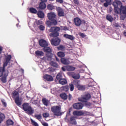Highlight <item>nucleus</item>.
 <instances>
[{
	"instance_id": "nucleus-20",
	"label": "nucleus",
	"mask_w": 126,
	"mask_h": 126,
	"mask_svg": "<svg viewBox=\"0 0 126 126\" xmlns=\"http://www.w3.org/2000/svg\"><path fill=\"white\" fill-rule=\"evenodd\" d=\"M46 7V3H45V2H40L38 6L39 9H41V10L45 9Z\"/></svg>"
},
{
	"instance_id": "nucleus-18",
	"label": "nucleus",
	"mask_w": 126,
	"mask_h": 126,
	"mask_svg": "<svg viewBox=\"0 0 126 126\" xmlns=\"http://www.w3.org/2000/svg\"><path fill=\"white\" fill-rule=\"evenodd\" d=\"M58 24V21H47L46 22V25L48 27H51L52 25H54V26H56V25H57Z\"/></svg>"
},
{
	"instance_id": "nucleus-29",
	"label": "nucleus",
	"mask_w": 126,
	"mask_h": 126,
	"mask_svg": "<svg viewBox=\"0 0 126 126\" xmlns=\"http://www.w3.org/2000/svg\"><path fill=\"white\" fill-rule=\"evenodd\" d=\"M106 18L107 20H108L110 22H113V21L114 20V18H113V17H112V16H111V15H107L106 16Z\"/></svg>"
},
{
	"instance_id": "nucleus-46",
	"label": "nucleus",
	"mask_w": 126,
	"mask_h": 126,
	"mask_svg": "<svg viewBox=\"0 0 126 126\" xmlns=\"http://www.w3.org/2000/svg\"><path fill=\"white\" fill-rule=\"evenodd\" d=\"M35 117L36 118V119H37V120H38L39 121H41V120L42 119V115H41L40 114L37 115L35 116Z\"/></svg>"
},
{
	"instance_id": "nucleus-34",
	"label": "nucleus",
	"mask_w": 126,
	"mask_h": 126,
	"mask_svg": "<svg viewBox=\"0 0 126 126\" xmlns=\"http://www.w3.org/2000/svg\"><path fill=\"white\" fill-rule=\"evenodd\" d=\"M44 79H54L53 76L48 74H45L43 75Z\"/></svg>"
},
{
	"instance_id": "nucleus-23",
	"label": "nucleus",
	"mask_w": 126,
	"mask_h": 126,
	"mask_svg": "<svg viewBox=\"0 0 126 126\" xmlns=\"http://www.w3.org/2000/svg\"><path fill=\"white\" fill-rule=\"evenodd\" d=\"M77 88L78 89V90H80L81 91H84V90H85V89H86L85 86H84L82 85H77Z\"/></svg>"
},
{
	"instance_id": "nucleus-33",
	"label": "nucleus",
	"mask_w": 126,
	"mask_h": 126,
	"mask_svg": "<svg viewBox=\"0 0 126 126\" xmlns=\"http://www.w3.org/2000/svg\"><path fill=\"white\" fill-rule=\"evenodd\" d=\"M58 57H59V58H64V57L65 56V54H64V52H59L57 54Z\"/></svg>"
},
{
	"instance_id": "nucleus-28",
	"label": "nucleus",
	"mask_w": 126,
	"mask_h": 126,
	"mask_svg": "<svg viewBox=\"0 0 126 126\" xmlns=\"http://www.w3.org/2000/svg\"><path fill=\"white\" fill-rule=\"evenodd\" d=\"M37 15L39 18H44L45 17V15L44 13L41 11H38L37 13Z\"/></svg>"
},
{
	"instance_id": "nucleus-36",
	"label": "nucleus",
	"mask_w": 126,
	"mask_h": 126,
	"mask_svg": "<svg viewBox=\"0 0 126 126\" xmlns=\"http://www.w3.org/2000/svg\"><path fill=\"white\" fill-rule=\"evenodd\" d=\"M30 11L31 13L36 14L37 12V11L35 8L31 7L30 8Z\"/></svg>"
},
{
	"instance_id": "nucleus-47",
	"label": "nucleus",
	"mask_w": 126,
	"mask_h": 126,
	"mask_svg": "<svg viewBox=\"0 0 126 126\" xmlns=\"http://www.w3.org/2000/svg\"><path fill=\"white\" fill-rule=\"evenodd\" d=\"M11 60V55H8L6 57V62L9 63Z\"/></svg>"
},
{
	"instance_id": "nucleus-45",
	"label": "nucleus",
	"mask_w": 126,
	"mask_h": 126,
	"mask_svg": "<svg viewBox=\"0 0 126 126\" xmlns=\"http://www.w3.org/2000/svg\"><path fill=\"white\" fill-rule=\"evenodd\" d=\"M38 28H39V30H40V31H44V30H45V26L40 25L39 26Z\"/></svg>"
},
{
	"instance_id": "nucleus-14",
	"label": "nucleus",
	"mask_w": 126,
	"mask_h": 126,
	"mask_svg": "<svg viewBox=\"0 0 126 126\" xmlns=\"http://www.w3.org/2000/svg\"><path fill=\"white\" fill-rule=\"evenodd\" d=\"M85 112L82 111H74L73 112V115L74 116H78V117H81V116H85Z\"/></svg>"
},
{
	"instance_id": "nucleus-24",
	"label": "nucleus",
	"mask_w": 126,
	"mask_h": 126,
	"mask_svg": "<svg viewBox=\"0 0 126 126\" xmlns=\"http://www.w3.org/2000/svg\"><path fill=\"white\" fill-rule=\"evenodd\" d=\"M63 37L64 38H66V39H69V40H73L74 39V37H73V36L71 35H69L67 34H64L63 35Z\"/></svg>"
},
{
	"instance_id": "nucleus-52",
	"label": "nucleus",
	"mask_w": 126,
	"mask_h": 126,
	"mask_svg": "<svg viewBox=\"0 0 126 126\" xmlns=\"http://www.w3.org/2000/svg\"><path fill=\"white\" fill-rule=\"evenodd\" d=\"M111 4L109 3L108 2H105L103 4L104 6H105V7H108V6H109V5H111Z\"/></svg>"
},
{
	"instance_id": "nucleus-49",
	"label": "nucleus",
	"mask_w": 126,
	"mask_h": 126,
	"mask_svg": "<svg viewBox=\"0 0 126 126\" xmlns=\"http://www.w3.org/2000/svg\"><path fill=\"white\" fill-rule=\"evenodd\" d=\"M8 63L9 62L5 61V62L3 63V67H2V68H4V69H5V66H7V64H8Z\"/></svg>"
},
{
	"instance_id": "nucleus-26",
	"label": "nucleus",
	"mask_w": 126,
	"mask_h": 126,
	"mask_svg": "<svg viewBox=\"0 0 126 126\" xmlns=\"http://www.w3.org/2000/svg\"><path fill=\"white\" fill-rule=\"evenodd\" d=\"M35 54L38 57H43V56H44V52L41 51L37 50L35 51Z\"/></svg>"
},
{
	"instance_id": "nucleus-3",
	"label": "nucleus",
	"mask_w": 126,
	"mask_h": 126,
	"mask_svg": "<svg viewBox=\"0 0 126 126\" xmlns=\"http://www.w3.org/2000/svg\"><path fill=\"white\" fill-rule=\"evenodd\" d=\"M22 109L26 112L28 115H33L34 114V109L32 107L30 106L29 103H24L22 105Z\"/></svg>"
},
{
	"instance_id": "nucleus-13",
	"label": "nucleus",
	"mask_w": 126,
	"mask_h": 126,
	"mask_svg": "<svg viewBox=\"0 0 126 126\" xmlns=\"http://www.w3.org/2000/svg\"><path fill=\"white\" fill-rule=\"evenodd\" d=\"M68 74L71 75V76L72 77V78H74V79H79V78H83L80 77V74L77 73L71 72L68 73Z\"/></svg>"
},
{
	"instance_id": "nucleus-53",
	"label": "nucleus",
	"mask_w": 126,
	"mask_h": 126,
	"mask_svg": "<svg viewBox=\"0 0 126 126\" xmlns=\"http://www.w3.org/2000/svg\"><path fill=\"white\" fill-rule=\"evenodd\" d=\"M73 1L75 4H79V1H78V0H73Z\"/></svg>"
},
{
	"instance_id": "nucleus-64",
	"label": "nucleus",
	"mask_w": 126,
	"mask_h": 126,
	"mask_svg": "<svg viewBox=\"0 0 126 126\" xmlns=\"http://www.w3.org/2000/svg\"><path fill=\"white\" fill-rule=\"evenodd\" d=\"M123 35H124V36H125V37H126V31H124L123 32Z\"/></svg>"
},
{
	"instance_id": "nucleus-11",
	"label": "nucleus",
	"mask_w": 126,
	"mask_h": 126,
	"mask_svg": "<svg viewBox=\"0 0 126 126\" xmlns=\"http://www.w3.org/2000/svg\"><path fill=\"white\" fill-rule=\"evenodd\" d=\"M56 10L58 12V16H59L60 17L64 16V11L63 8L61 7H58L56 8Z\"/></svg>"
},
{
	"instance_id": "nucleus-32",
	"label": "nucleus",
	"mask_w": 126,
	"mask_h": 126,
	"mask_svg": "<svg viewBox=\"0 0 126 126\" xmlns=\"http://www.w3.org/2000/svg\"><path fill=\"white\" fill-rule=\"evenodd\" d=\"M59 82L60 84L64 85V84H66V83H67V81H66V79H60Z\"/></svg>"
},
{
	"instance_id": "nucleus-44",
	"label": "nucleus",
	"mask_w": 126,
	"mask_h": 126,
	"mask_svg": "<svg viewBox=\"0 0 126 126\" xmlns=\"http://www.w3.org/2000/svg\"><path fill=\"white\" fill-rule=\"evenodd\" d=\"M82 103H84L85 106L87 107H90V106H91V103L89 102L88 101H86V102H82Z\"/></svg>"
},
{
	"instance_id": "nucleus-2",
	"label": "nucleus",
	"mask_w": 126,
	"mask_h": 126,
	"mask_svg": "<svg viewBox=\"0 0 126 126\" xmlns=\"http://www.w3.org/2000/svg\"><path fill=\"white\" fill-rule=\"evenodd\" d=\"M51 33L49 34L50 37H59L60 36V31L61 28L58 27H52L49 30Z\"/></svg>"
},
{
	"instance_id": "nucleus-50",
	"label": "nucleus",
	"mask_w": 126,
	"mask_h": 126,
	"mask_svg": "<svg viewBox=\"0 0 126 126\" xmlns=\"http://www.w3.org/2000/svg\"><path fill=\"white\" fill-rule=\"evenodd\" d=\"M36 25H41V24H43V22L40 20L36 21Z\"/></svg>"
},
{
	"instance_id": "nucleus-9",
	"label": "nucleus",
	"mask_w": 126,
	"mask_h": 126,
	"mask_svg": "<svg viewBox=\"0 0 126 126\" xmlns=\"http://www.w3.org/2000/svg\"><path fill=\"white\" fill-rule=\"evenodd\" d=\"M56 15L55 13L50 12L47 14V17L50 21H57Z\"/></svg>"
},
{
	"instance_id": "nucleus-22",
	"label": "nucleus",
	"mask_w": 126,
	"mask_h": 126,
	"mask_svg": "<svg viewBox=\"0 0 126 126\" xmlns=\"http://www.w3.org/2000/svg\"><path fill=\"white\" fill-rule=\"evenodd\" d=\"M60 96L63 100H67V94L64 93L60 94Z\"/></svg>"
},
{
	"instance_id": "nucleus-57",
	"label": "nucleus",
	"mask_w": 126,
	"mask_h": 126,
	"mask_svg": "<svg viewBox=\"0 0 126 126\" xmlns=\"http://www.w3.org/2000/svg\"><path fill=\"white\" fill-rule=\"evenodd\" d=\"M45 82H46V83H48V82H51V81H54V79H45Z\"/></svg>"
},
{
	"instance_id": "nucleus-61",
	"label": "nucleus",
	"mask_w": 126,
	"mask_h": 126,
	"mask_svg": "<svg viewBox=\"0 0 126 126\" xmlns=\"http://www.w3.org/2000/svg\"><path fill=\"white\" fill-rule=\"evenodd\" d=\"M106 2H108V3H110V4H112V0H105Z\"/></svg>"
},
{
	"instance_id": "nucleus-41",
	"label": "nucleus",
	"mask_w": 126,
	"mask_h": 126,
	"mask_svg": "<svg viewBox=\"0 0 126 126\" xmlns=\"http://www.w3.org/2000/svg\"><path fill=\"white\" fill-rule=\"evenodd\" d=\"M62 90H63V91H65V92H67L68 91V86H66L64 87H61Z\"/></svg>"
},
{
	"instance_id": "nucleus-37",
	"label": "nucleus",
	"mask_w": 126,
	"mask_h": 126,
	"mask_svg": "<svg viewBox=\"0 0 126 126\" xmlns=\"http://www.w3.org/2000/svg\"><path fill=\"white\" fill-rule=\"evenodd\" d=\"M47 9L49 10H53V9H55V6L51 4H49L47 5Z\"/></svg>"
},
{
	"instance_id": "nucleus-15",
	"label": "nucleus",
	"mask_w": 126,
	"mask_h": 126,
	"mask_svg": "<svg viewBox=\"0 0 126 126\" xmlns=\"http://www.w3.org/2000/svg\"><path fill=\"white\" fill-rule=\"evenodd\" d=\"M74 22L75 25L79 27V26H80V25H81V23H82V21H81V20L80 19V18L78 17H76L74 19Z\"/></svg>"
},
{
	"instance_id": "nucleus-55",
	"label": "nucleus",
	"mask_w": 126,
	"mask_h": 126,
	"mask_svg": "<svg viewBox=\"0 0 126 126\" xmlns=\"http://www.w3.org/2000/svg\"><path fill=\"white\" fill-rule=\"evenodd\" d=\"M114 27H116V28H119L120 27V25H119V24L117 23H115L113 24Z\"/></svg>"
},
{
	"instance_id": "nucleus-39",
	"label": "nucleus",
	"mask_w": 126,
	"mask_h": 126,
	"mask_svg": "<svg viewBox=\"0 0 126 126\" xmlns=\"http://www.w3.org/2000/svg\"><path fill=\"white\" fill-rule=\"evenodd\" d=\"M56 79H64V78H63V76L62 75V73H58L56 76Z\"/></svg>"
},
{
	"instance_id": "nucleus-27",
	"label": "nucleus",
	"mask_w": 126,
	"mask_h": 126,
	"mask_svg": "<svg viewBox=\"0 0 126 126\" xmlns=\"http://www.w3.org/2000/svg\"><path fill=\"white\" fill-rule=\"evenodd\" d=\"M4 119H5V115H4V114L0 112V124L3 122Z\"/></svg>"
},
{
	"instance_id": "nucleus-30",
	"label": "nucleus",
	"mask_w": 126,
	"mask_h": 126,
	"mask_svg": "<svg viewBox=\"0 0 126 126\" xmlns=\"http://www.w3.org/2000/svg\"><path fill=\"white\" fill-rule=\"evenodd\" d=\"M42 102L45 106H48L49 105V100L45 98H42Z\"/></svg>"
},
{
	"instance_id": "nucleus-60",
	"label": "nucleus",
	"mask_w": 126,
	"mask_h": 126,
	"mask_svg": "<svg viewBox=\"0 0 126 126\" xmlns=\"http://www.w3.org/2000/svg\"><path fill=\"white\" fill-rule=\"evenodd\" d=\"M57 2H60V3H63V0H56Z\"/></svg>"
},
{
	"instance_id": "nucleus-4",
	"label": "nucleus",
	"mask_w": 126,
	"mask_h": 126,
	"mask_svg": "<svg viewBox=\"0 0 126 126\" xmlns=\"http://www.w3.org/2000/svg\"><path fill=\"white\" fill-rule=\"evenodd\" d=\"M51 110L55 116H57V117L62 116V112H61V108L60 106H52Z\"/></svg>"
},
{
	"instance_id": "nucleus-58",
	"label": "nucleus",
	"mask_w": 126,
	"mask_h": 126,
	"mask_svg": "<svg viewBox=\"0 0 126 126\" xmlns=\"http://www.w3.org/2000/svg\"><path fill=\"white\" fill-rule=\"evenodd\" d=\"M68 97L69 101H70V100H71V99H72V95H71V94H69L68 95Z\"/></svg>"
},
{
	"instance_id": "nucleus-10",
	"label": "nucleus",
	"mask_w": 126,
	"mask_h": 126,
	"mask_svg": "<svg viewBox=\"0 0 126 126\" xmlns=\"http://www.w3.org/2000/svg\"><path fill=\"white\" fill-rule=\"evenodd\" d=\"M51 43L53 46H59L61 43V39L56 37L51 40Z\"/></svg>"
},
{
	"instance_id": "nucleus-21",
	"label": "nucleus",
	"mask_w": 126,
	"mask_h": 126,
	"mask_svg": "<svg viewBox=\"0 0 126 126\" xmlns=\"http://www.w3.org/2000/svg\"><path fill=\"white\" fill-rule=\"evenodd\" d=\"M43 50L44 52L47 53V54H52V49L48 46L43 48Z\"/></svg>"
},
{
	"instance_id": "nucleus-51",
	"label": "nucleus",
	"mask_w": 126,
	"mask_h": 126,
	"mask_svg": "<svg viewBox=\"0 0 126 126\" xmlns=\"http://www.w3.org/2000/svg\"><path fill=\"white\" fill-rule=\"evenodd\" d=\"M49 116H50V114H49V113H45L43 114V117L44 118H48Z\"/></svg>"
},
{
	"instance_id": "nucleus-40",
	"label": "nucleus",
	"mask_w": 126,
	"mask_h": 126,
	"mask_svg": "<svg viewBox=\"0 0 126 126\" xmlns=\"http://www.w3.org/2000/svg\"><path fill=\"white\" fill-rule=\"evenodd\" d=\"M31 121L32 123V125L33 126H39V125H38V123L37 122H35L33 119H31Z\"/></svg>"
},
{
	"instance_id": "nucleus-19",
	"label": "nucleus",
	"mask_w": 126,
	"mask_h": 126,
	"mask_svg": "<svg viewBox=\"0 0 126 126\" xmlns=\"http://www.w3.org/2000/svg\"><path fill=\"white\" fill-rule=\"evenodd\" d=\"M70 124H71V125H74L75 126L77 124L76 120H75V116H73L70 117Z\"/></svg>"
},
{
	"instance_id": "nucleus-54",
	"label": "nucleus",
	"mask_w": 126,
	"mask_h": 126,
	"mask_svg": "<svg viewBox=\"0 0 126 126\" xmlns=\"http://www.w3.org/2000/svg\"><path fill=\"white\" fill-rule=\"evenodd\" d=\"M79 36H80L81 37H82L83 38H85V34H84V33H82V32H80V33H79Z\"/></svg>"
},
{
	"instance_id": "nucleus-63",
	"label": "nucleus",
	"mask_w": 126,
	"mask_h": 126,
	"mask_svg": "<svg viewBox=\"0 0 126 126\" xmlns=\"http://www.w3.org/2000/svg\"><path fill=\"white\" fill-rule=\"evenodd\" d=\"M2 52V47L1 46H0V55Z\"/></svg>"
},
{
	"instance_id": "nucleus-42",
	"label": "nucleus",
	"mask_w": 126,
	"mask_h": 126,
	"mask_svg": "<svg viewBox=\"0 0 126 126\" xmlns=\"http://www.w3.org/2000/svg\"><path fill=\"white\" fill-rule=\"evenodd\" d=\"M80 82V81L77 80V79H75L73 80V84H74V85H79V83Z\"/></svg>"
},
{
	"instance_id": "nucleus-38",
	"label": "nucleus",
	"mask_w": 126,
	"mask_h": 126,
	"mask_svg": "<svg viewBox=\"0 0 126 126\" xmlns=\"http://www.w3.org/2000/svg\"><path fill=\"white\" fill-rule=\"evenodd\" d=\"M58 50H59V51H64L65 50V47L63 45H60L58 47Z\"/></svg>"
},
{
	"instance_id": "nucleus-12",
	"label": "nucleus",
	"mask_w": 126,
	"mask_h": 126,
	"mask_svg": "<svg viewBox=\"0 0 126 126\" xmlns=\"http://www.w3.org/2000/svg\"><path fill=\"white\" fill-rule=\"evenodd\" d=\"M73 108L75 109V110H81L83 108V104L80 102L74 103L73 104Z\"/></svg>"
},
{
	"instance_id": "nucleus-48",
	"label": "nucleus",
	"mask_w": 126,
	"mask_h": 126,
	"mask_svg": "<svg viewBox=\"0 0 126 126\" xmlns=\"http://www.w3.org/2000/svg\"><path fill=\"white\" fill-rule=\"evenodd\" d=\"M1 101L2 103V105H3V107H6L7 104L6 102H5V100L4 99H2L1 100Z\"/></svg>"
},
{
	"instance_id": "nucleus-7",
	"label": "nucleus",
	"mask_w": 126,
	"mask_h": 126,
	"mask_svg": "<svg viewBox=\"0 0 126 126\" xmlns=\"http://www.w3.org/2000/svg\"><path fill=\"white\" fill-rule=\"evenodd\" d=\"M8 75V73L5 71V69L4 68H2V67H0V77H2L1 79H6Z\"/></svg>"
},
{
	"instance_id": "nucleus-56",
	"label": "nucleus",
	"mask_w": 126,
	"mask_h": 126,
	"mask_svg": "<svg viewBox=\"0 0 126 126\" xmlns=\"http://www.w3.org/2000/svg\"><path fill=\"white\" fill-rule=\"evenodd\" d=\"M42 125L43 126H49V124H48V123H47L46 122H42Z\"/></svg>"
},
{
	"instance_id": "nucleus-16",
	"label": "nucleus",
	"mask_w": 126,
	"mask_h": 126,
	"mask_svg": "<svg viewBox=\"0 0 126 126\" xmlns=\"http://www.w3.org/2000/svg\"><path fill=\"white\" fill-rule=\"evenodd\" d=\"M39 43L40 47H42L43 48L48 47V42H47V41L44 39H40Z\"/></svg>"
},
{
	"instance_id": "nucleus-35",
	"label": "nucleus",
	"mask_w": 126,
	"mask_h": 126,
	"mask_svg": "<svg viewBox=\"0 0 126 126\" xmlns=\"http://www.w3.org/2000/svg\"><path fill=\"white\" fill-rule=\"evenodd\" d=\"M6 124L7 126H12L13 125V124H14V123H13V121L12 120L9 119L7 120Z\"/></svg>"
},
{
	"instance_id": "nucleus-8",
	"label": "nucleus",
	"mask_w": 126,
	"mask_h": 126,
	"mask_svg": "<svg viewBox=\"0 0 126 126\" xmlns=\"http://www.w3.org/2000/svg\"><path fill=\"white\" fill-rule=\"evenodd\" d=\"M54 58H56V55H54L52 53H47L46 54V56L43 57L42 60L43 61H49L50 62H52L54 61Z\"/></svg>"
},
{
	"instance_id": "nucleus-59",
	"label": "nucleus",
	"mask_w": 126,
	"mask_h": 126,
	"mask_svg": "<svg viewBox=\"0 0 126 126\" xmlns=\"http://www.w3.org/2000/svg\"><path fill=\"white\" fill-rule=\"evenodd\" d=\"M0 80L2 83H6V79H0Z\"/></svg>"
},
{
	"instance_id": "nucleus-25",
	"label": "nucleus",
	"mask_w": 126,
	"mask_h": 126,
	"mask_svg": "<svg viewBox=\"0 0 126 126\" xmlns=\"http://www.w3.org/2000/svg\"><path fill=\"white\" fill-rule=\"evenodd\" d=\"M66 70H67V71H73L75 70V67L72 66H66Z\"/></svg>"
},
{
	"instance_id": "nucleus-17",
	"label": "nucleus",
	"mask_w": 126,
	"mask_h": 126,
	"mask_svg": "<svg viewBox=\"0 0 126 126\" xmlns=\"http://www.w3.org/2000/svg\"><path fill=\"white\" fill-rule=\"evenodd\" d=\"M61 62L63 64H69L70 62H69V59L68 58H63L61 59Z\"/></svg>"
},
{
	"instance_id": "nucleus-31",
	"label": "nucleus",
	"mask_w": 126,
	"mask_h": 126,
	"mask_svg": "<svg viewBox=\"0 0 126 126\" xmlns=\"http://www.w3.org/2000/svg\"><path fill=\"white\" fill-rule=\"evenodd\" d=\"M50 64L53 67H55L56 68H58L59 67V64L57 63L54 62V61H51L50 62Z\"/></svg>"
},
{
	"instance_id": "nucleus-62",
	"label": "nucleus",
	"mask_w": 126,
	"mask_h": 126,
	"mask_svg": "<svg viewBox=\"0 0 126 126\" xmlns=\"http://www.w3.org/2000/svg\"><path fill=\"white\" fill-rule=\"evenodd\" d=\"M62 69L63 71H65V70H66V68L64 67H62Z\"/></svg>"
},
{
	"instance_id": "nucleus-5",
	"label": "nucleus",
	"mask_w": 126,
	"mask_h": 126,
	"mask_svg": "<svg viewBox=\"0 0 126 126\" xmlns=\"http://www.w3.org/2000/svg\"><path fill=\"white\" fill-rule=\"evenodd\" d=\"M91 98V94L87 93L82 95L81 97L78 98V100L79 102H86V101H89Z\"/></svg>"
},
{
	"instance_id": "nucleus-6",
	"label": "nucleus",
	"mask_w": 126,
	"mask_h": 126,
	"mask_svg": "<svg viewBox=\"0 0 126 126\" xmlns=\"http://www.w3.org/2000/svg\"><path fill=\"white\" fill-rule=\"evenodd\" d=\"M12 96L13 98H14V97H15V96H17L16 98H15V104H16L17 106H21V104H22V103L21 102V100H20V98H19V93H18V92H16V91H14L12 93Z\"/></svg>"
},
{
	"instance_id": "nucleus-1",
	"label": "nucleus",
	"mask_w": 126,
	"mask_h": 126,
	"mask_svg": "<svg viewBox=\"0 0 126 126\" xmlns=\"http://www.w3.org/2000/svg\"><path fill=\"white\" fill-rule=\"evenodd\" d=\"M121 1H117L113 2V5L114 7V11L115 13L119 14H125L126 15V5H122Z\"/></svg>"
},
{
	"instance_id": "nucleus-43",
	"label": "nucleus",
	"mask_w": 126,
	"mask_h": 126,
	"mask_svg": "<svg viewBox=\"0 0 126 126\" xmlns=\"http://www.w3.org/2000/svg\"><path fill=\"white\" fill-rule=\"evenodd\" d=\"M69 86L70 91L72 92L73 91V90H74V86L73 85V84H72V83L69 84Z\"/></svg>"
}]
</instances>
